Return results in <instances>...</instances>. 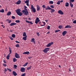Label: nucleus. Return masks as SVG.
Masks as SVG:
<instances>
[{"label":"nucleus","instance_id":"obj_29","mask_svg":"<svg viewBox=\"0 0 76 76\" xmlns=\"http://www.w3.org/2000/svg\"><path fill=\"white\" fill-rule=\"evenodd\" d=\"M11 15V12L10 11L8 12L7 14V15L9 16V15Z\"/></svg>","mask_w":76,"mask_h":76},{"label":"nucleus","instance_id":"obj_49","mask_svg":"<svg viewBox=\"0 0 76 76\" xmlns=\"http://www.w3.org/2000/svg\"><path fill=\"white\" fill-rule=\"evenodd\" d=\"M10 39H11V40H13V38L11 37H10Z\"/></svg>","mask_w":76,"mask_h":76},{"label":"nucleus","instance_id":"obj_24","mask_svg":"<svg viewBox=\"0 0 76 76\" xmlns=\"http://www.w3.org/2000/svg\"><path fill=\"white\" fill-rule=\"evenodd\" d=\"M51 10H50V12L51 13H54V12H55V10L53 9H51Z\"/></svg>","mask_w":76,"mask_h":76},{"label":"nucleus","instance_id":"obj_34","mask_svg":"<svg viewBox=\"0 0 76 76\" xmlns=\"http://www.w3.org/2000/svg\"><path fill=\"white\" fill-rule=\"evenodd\" d=\"M63 27V26L61 25V26H59L58 27V28H59V29H61V28H62V27Z\"/></svg>","mask_w":76,"mask_h":76},{"label":"nucleus","instance_id":"obj_63","mask_svg":"<svg viewBox=\"0 0 76 76\" xmlns=\"http://www.w3.org/2000/svg\"><path fill=\"white\" fill-rule=\"evenodd\" d=\"M31 58H32V57H28L29 59H31Z\"/></svg>","mask_w":76,"mask_h":76},{"label":"nucleus","instance_id":"obj_46","mask_svg":"<svg viewBox=\"0 0 76 76\" xmlns=\"http://www.w3.org/2000/svg\"><path fill=\"white\" fill-rule=\"evenodd\" d=\"M14 67L15 69H16V67H17V65H14Z\"/></svg>","mask_w":76,"mask_h":76},{"label":"nucleus","instance_id":"obj_64","mask_svg":"<svg viewBox=\"0 0 76 76\" xmlns=\"http://www.w3.org/2000/svg\"><path fill=\"white\" fill-rule=\"evenodd\" d=\"M24 7L26 8L24 9H26V8H27V7H26V6H24Z\"/></svg>","mask_w":76,"mask_h":76},{"label":"nucleus","instance_id":"obj_42","mask_svg":"<svg viewBox=\"0 0 76 76\" xmlns=\"http://www.w3.org/2000/svg\"><path fill=\"white\" fill-rule=\"evenodd\" d=\"M50 7L52 8V9H54V7L53 5H50Z\"/></svg>","mask_w":76,"mask_h":76},{"label":"nucleus","instance_id":"obj_10","mask_svg":"<svg viewBox=\"0 0 76 76\" xmlns=\"http://www.w3.org/2000/svg\"><path fill=\"white\" fill-rule=\"evenodd\" d=\"M67 32L66 31H63L62 33V35H63V36H64V35L67 34Z\"/></svg>","mask_w":76,"mask_h":76},{"label":"nucleus","instance_id":"obj_51","mask_svg":"<svg viewBox=\"0 0 76 76\" xmlns=\"http://www.w3.org/2000/svg\"><path fill=\"white\" fill-rule=\"evenodd\" d=\"M73 23H76V20H74L73 21Z\"/></svg>","mask_w":76,"mask_h":76},{"label":"nucleus","instance_id":"obj_19","mask_svg":"<svg viewBox=\"0 0 76 76\" xmlns=\"http://www.w3.org/2000/svg\"><path fill=\"white\" fill-rule=\"evenodd\" d=\"M17 15H18L19 16H22V13L20 12H18V13H17Z\"/></svg>","mask_w":76,"mask_h":76},{"label":"nucleus","instance_id":"obj_43","mask_svg":"<svg viewBox=\"0 0 76 76\" xmlns=\"http://www.w3.org/2000/svg\"><path fill=\"white\" fill-rule=\"evenodd\" d=\"M7 70L8 71H9V72H12V70H11L10 69H9V68H7Z\"/></svg>","mask_w":76,"mask_h":76},{"label":"nucleus","instance_id":"obj_57","mask_svg":"<svg viewBox=\"0 0 76 76\" xmlns=\"http://www.w3.org/2000/svg\"><path fill=\"white\" fill-rule=\"evenodd\" d=\"M9 19H7L6 20H5V21H6V22H8V21H9Z\"/></svg>","mask_w":76,"mask_h":76},{"label":"nucleus","instance_id":"obj_5","mask_svg":"<svg viewBox=\"0 0 76 76\" xmlns=\"http://www.w3.org/2000/svg\"><path fill=\"white\" fill-rule=\"evenodd\" d=\"M53 42H51L50 43H49L46 46L47 47H50L51 45L53 44Z\"/></svg>","mask_w":76,"mask_h":76},{"label":"nucleus","instance_id":"obj_26","mask_svg":"<svg viewBox=\"0 0 76 76\" xmlns=\"http://www.w3.org/2000/svg\"><path fill=\"white\" fill-rule=\"evenodd\" d=\"M26 38H27V36H26V37H24L23 38V39L24 41H26Z\"/></svg>","mask_w":76,"mask_h":76},{"label":"nucleus","instance_id":"obj_53","mask_svg":"<svg viewBox=\"0 0 76 76\" xmlns=\"http://www.w3.org/2000/svg\"><path fill=\"white\" fill-rule=\"evenodd\" d=\"M12 19H14L15 18V16H12Z\"/></svg>","mask_w":76,"mask_h":76},{"label":"nucleus","instance_id":"obj_62","mask_svg":"<svg viewBox=\"0 0 76 76\" xmlns=\"http://www.w3.org/2000/svg\"><path fill=\"white\" fill-rule=\"evenodd\" d=\"M45 21L46 22H48V20H45Z\"/></svg>","mask_w":76,"mask_h":76},{"label":"nucleus","instance_id":"obj_60","mask_svg":"<svg viewBox=\"0 0 76 76\" xmlns=\"http://www.w3.org/2000/svg\"><path fill=\"white\" fill-rule=\"evenodd\" d=\"M41 26H45V24H44L43 25H41Z\"/></svg>","mask_w":76,"mask_h":76},{"label":"nucleus","instance_id":"obj_7","mask_svg":"<svg viewBox=\"0 0 76 76\" xmlns=\"http://www.w3.org/2000/svg\"><path fill=\"white\" fill-rule=\"evenodd\" d=\"M15 56L16 58H20V56H19V55L16 53H15Z\"/></svg>","mask_w":76,"mask_h":76},{"label":"nucleus","instance_id":"obj_25","mask_svg":"<svg viewBox=\"0 0 76 76\" xmlns=\"http://www.w3.org/2000/svg\"><path fill=\"white\" fill-rule=\"evenodd\" d=\"M69 4L71 7H73V4H72L71 2H69Z\"/></svg>","mask_w":76,"mask_h":76},{"label":"nucleus","instance_id":"obj_9","mask_svg":"<svg viewBox=\"0 0 76 76\" xmlns=\"http://www.w3.org/2000/svg\"><path fill=\"white\" fill-rule=\"evenodd\" d=\"M29 0H26L25 2V3H26L27 6H29Z\"/></svg>","mask_w":76,"mask_h":76},{"label":"nucleus","instance_id":"obj_4","mask_svg":"<svg viewBox=\"0 0 76 76\" xmlns=\"http://www.w3.org/2000/svg\"><path fill=\"white\" fill-rule=\"evenodd\" d=\"M39 22H40V20H39V18H38V17L37 18L35 21V23L37 24Z\"/></svg>","mask_w":76,"mask_h":76},{"label":"nucleus","instance_id":"obj_2","mask_svg":"<svg viewBox=\"0 0 76 76\" xmlns=\"http://www.w3.org/2000/svg\"><path fill=\"white\" fill-rule=\"evenodd\" d=\"M31 9L33 13L36 12V9H35V8L32 5H31Z\"/></svg>","mask_w":76,"mask_h":76},{"label":"nucleus","instance_id":"obj_33","mask_svg":"<svg viewBox=\"0 0 76 76\" xmlns=\"http://www.w3.org/2000/svg\"><path fill=\"white\" fill-rule=\"evenodd\" d=\"M12 37L13 38H15V34H12Z\"/></svg>","mask_w":76,"mask_h":76},{"label":"nucleus","instance_id":"obj_1","mask_svg":"<svg viewBox=\"0 0 76 76\" xmlns=\"http://www.w3.org/2000/svg\"><path fill=\"white\" fill-rule=\"evenodd\" d=\"M24 10H23L22 11L23 12V14H24V15H28V10L26 9H24Z\"/></svg>","mask_w":76,"mask_h":76},{"label":"nucleus","instance_id":"obj_12","mask_svg":"<svg viewBox=\"0 0 76 76\" xmlns=\"http://www.w3.org/2000/svg\"><path fill=\"white\" fill-rule=\"evenodd\" d=\"M29 52H25L23 53V54H27V55H29Z\"/></svg>","mask_w":76,"mask_h":76},{"label":"nucleus","instance_id":"obj_3","mask_svg":"<svg viewBox=\"0 0 76 76\" xmlns=\"http://www.w3.org/2000/svg\"><path fill=\"white\" fill-rule=\"evenodd\" d=\"M49 50H50V48H45V49H44L43 50V52H44V53H47V52H48V51H49Z\"/></svg>","mask_w":76,"mask_h":76},{"label":"nucleus","instance_id":"obj_6","mask_svg":"<svg viewBox=\"0 0 76 76\" xmlns=\"http://www.w3.org/2000/svg\"><path fill=\"white\" fill-rule=\"evenodd\" d=\"M20 71L21 72H24L25 71V69L24 67H21L20 69Z\"/></svg>","mask_w":76,"mask_h":76},{"label":"nucleus","instance_id":"obj_45","mask_svg":"<svg viewBox=\"0 0 76 76\" xmlns=\"http://www.w3.org/2000/svg\"><path fill=\"white\" fill-rule=\"evenodd\" d=\"M16 47H19V44H17L16 45Z\"/></svg>","mask_w":76,"mask_h":76},{"label":"nucleus","instance_id":"obj_39","mask_svg":"<svg viewBox=\"0 0 76 76\" xmlns=\"http://www.w3.org/2000/svg\"><path fill=\"white\" fill-rule=\"evenodd\" d=\"M42 7L43 8H44V9H45V8H46V7L45 5H43L42 6Z\"/></svg>","mask_w":76,"mask_h":76},{"label":"nucleus","instance_id":"obj_59","mask_svg":"<svg viewBox=\"0 0 76 76\" xmlns=\"http://www.w3.org/2000/svg\"><path fill=\"white\" fill-rule=\"evenodd\" d=\"M3 62H4V63H6V61H4V60L3 61Z\"/></svg>","mask_w":76,"mask_h":76},{"label":"nucleus","instance_id":"obj_40","mask_svg":"<svg viewBox=\"0 0 76 76\" xmlns=\"http://www.w3.org/2000/svg\"><path fill=\"white\" fill-rule=\"evenodd\" d=\"M50 4H53V1H49Z\"/></svg>","mask_w":76,"mask_h":76},{"label":"nucleus","instance_id":"obj_22","mask_svg":"<svg viewBox=\"0 0 76 76\" xmlns=\"http://www.w3.org/2000/svg\"><path fill=\"white\" fill-rule=\"evenodd\" d=\"M69 6V3L66 2L65 3V6H66V7H68Z\"/></svg>","mask_w":76,"mask_h":76},{"label":"nucleus","instance_id":"obj_36","mask_svg":"<svg viewBox=\"0 0 76 76\" xmlns=\"http://www.w3.org/2000/svg\"><path fill=\"white\" fill-rule=\"evenodd\" d=\"M15 22H16V23H19L20 21L19 20H15Z\"/></svg>","mask_w":76,"mask_h":76},{"label":"nucleus","instance_id":"obj_13","mask_svg":"<svg viewBox=\"0 0 76 76\" xmlns=\"http://www.w3.org/2000/svg\"><path fill=\"white\" fill-rule=\"evenodd\" d=\"M26 22L27 23H30V24H31V25H32V24H33V23H32L31 21H29L26 20Z\"/></svg>","mask_w":76,"mask_h":76},{"label":"nucleus","instance_id":"obj_8","mask_svg":"<svg viewBox=\"0 0 76 76\" xmlns=\"http://www.w3.org/2000/svg\"><path fill=\"white\" fill-rule=\"evenodd\" d=\"M58 13L59 14H60L61 15H63L64 14L63 12L61 10H59L58 12Z\"/></svg>","mask_w":76,"mask_h":76},{"label":"nucleus","instance_id":"obj_15","mask_svg":"<svg viewBox=\"0 0 76 76\" xmlns=\"http://www.w3.org/2000/svg\"><path fill=\"white\" fill-rule=\"evenodd\" d=\"M37 10L38 11L40 10V7L39 6V5H37Z\"/></svg>","mask_w":76,"mask_h":76},{"label":"nucleus","instance_id":"obj_23","mask_svg":"<svg viewBox=\"0 0 76 76\" xmlns=\"http://www.w3.org/2000/svg\"><path fill=\"white\" fill-rule=\"evenodd\" d=\"M17 61V59H16L15 58H14L13 59V61L15 63L16 61Z\"/></svg>","mask_w":76,"mask_h":76},{"label":"nucleus","instance_id":"obj_54","mask_svg":"<svg viewBox=\"0 0 76 76\" xmlns=\"http://www.w3.org/2000/svg\"><path fill=\"white\" fill-rule=\"evenodd\" d=\"M15 42L16 43H18V44H19V43H20V42H19L18 41H16Z\"/></svg>","mask_w":76,"mask_h":76},{"label":"nucleus","instance_id":"obj_31","mask_svg":"<svg viewBox=\"0 0 76 76\" xmlns=\"http://www.w3.org/2000/svg\"><path fill=\"white\" fill-rule=\"evenodd\" d=\"M28 62L26 63L23 65V66H24V67L26 66L27 65H28Z\"/></svg>","mask_w":76,"mask_h":76},{"label":"nucleus","instance_id":"obj_41","mask_svg":"<svg viewBox=\"0 0 76 76\" xmlns=\"http://www.w3.org/2000/svg\"><path fill=\"white\" fill-rule=\"evenodd\" d=\"M75 0H69V2H74Z\"/></svg>","mask_w":76,"mask_h":76},{"label":"nucleus","instance_id":"obj_47","mask_svg":"<svg viewBox=\"0 0 76 76\" xmlns=\"http://www.w3.org/2000/svg\"><path fill=\"white\" fill-rule=\"evenodd\" d=\"M26 74L25 73H24L21 75V76H25Z\"/></svg>","mask_w":76,"mask_h":76},{"label":"nucleus","instance_id":"obj_28","mask_svg":"<svg viewBox=\"0 0 76 76\" xmlns=\"http://www.w3.org/2000/svg\"><path fill=\"white\" fill-rule=\"evenodd\" d=\"M9 51H10V54H11L12 53V50H11V48L10 47H9Z\"/></svg>","mask_w":76,"mask_h":76},{"label":"nucleus","instance_id":"obj_38","mask_svg":"<svg viewBox=\"0 0 76 76\" xmlns=\"http://www.w3.org/2000/svg\"><path fill=\"white\" fill-rule=\"evenodd\" d=\"M59 31H60V30H55V32H59Z\"/></svg>","mask_w":76,"mask_h":76},{"label":"nucleus","instance_id":"obj_16","mask_svg":"<svg viewBox=\"0 0 76 76\" xmlns=\"http://www.w3.org/2000/svg\"><path fill=\"white\" fill-rule=\"evenodd\" d=\"M16 25V23H12L10 24V26H12L15 25Z\"/></svg>","mask_w":76,"mask_h":76},{"label":"nucleus","instance_id":"obj_17","mask_svg":"<svg viewBox=\"0 0 76 76\" xmlns=\"http://www.w3.org/2000/svg\"><path fill=\"white\" fill-rule=\"evenodd\" d=\"M51 8L48 6H47V7L45 9L46 10H51Z\"/></svg>","mask_w":76,"mask_h":76},{"label":"nucleus","instance_id":"obj_56","mask_svg":"<svg viewBox=\"0 0 76 76\" xmlns=\"http://www.w3.org/2000/svg\"><path fill=\"white\" fill-rule=\"evenodd\" d=\"M8 22L9 23H10L11 22V20H9V21H8Z\"/></svg>","mask_w":76,"mask_h":76},{"label":"nucleus","instance_id":"obj_32","mask_svg":"<svg viewBox=\"0 0 76 76\" xmlns=\"http://www.w3.org/2000/svg\"><path fill=\"white\" fill-rule=\"evenodd\" d=\"M10 57V56H9V55H8L7 56V58L8 60L9 59Z\"/></svg>","mask_w":76,"mask_h":76},{"label":"nucleus","instance_id":"obj_11","mask_svg":"<svg viewBox=\"0 0 76 76\" xmlns=\"http://www.w3.org/2000/svg\"><path fill=\"white\" fill-rule=\"evenodd\" d=\"M20 11H21V10H20V9H18L17 10H15V12L17 14L19 13V12H20Z\"/></svg>","mask_w":76,"mask_h":76},{"label":"nucleus","instance_id":"obj_18","mask_svg":"<svg viewBox=\"0 0 76 76\" xmlns=\"http://www.w3.org/2000/svg\"><path fill=\"white\" fill-rule=\"evenodd\" d=\"M65 28H71V26L70 25H67Z\"/></svg>","mask_w":76,"mask_h":76},{"label":"nucleus","instance_id":"obj_61","mask_svg":"<svg viewBox=\"0 0 76 76\" xmlns=\"http://www.w3.org/2000/svg\"><path fill=\"white\" fill-rule=\"evenodd\" d=\"M50 33V32L49 31L47 33V34H48Z\"/></svg>","mask_w":76,"mask_h":76},{"label":"nucleus","instance_id":"obj_14","mask_svg":"<svg viewBox=\"0 0 76 76\" xmlns=\"http://www.w3.org/2000/svg\"><path fill=\"white\" fill-rule=\"evenodd\" d=\"M31 42H33L34 44H35V39L34 38L31 39Z\"/></svg>","mask_w":76,"mask_h":76},{"label":"nucleus","instance_id":"obj_58","mask_svg":"<svg viewBox=\"0 0 76 76\" xmlns=\"http://www.w3.org/2000/svg\"><path fill=\"white\" fill-rule=\"evenodd\" d=\"M63 0H61L60 1V3H62V2H63Z\"/></svg>","mask_w":76,"mask_h":76},{"label":"nucleus","instance_id":"obj_20","mask_svg":"<svg viewBox=\"0 0 76 76\" xmlns=\"http://www.w3.org/2000/svg\"><path fill=\"white\" fill-rule=\"evenodd\" d=\"M21 3V1L20 0H18L16 3L17 4H19Z\"/></svg>","mask_w":76,"mask_h":76},{"label":"nucleus","instance_id":"obj_48","mask_svg":"<svg viewBox=\"0 0 76 76\" xmlns=\"http://www.w3.org/2000/svg\"><path fill=\"white\" fill-rule=\"evenodd\" d=\"M3 65L4 67H6V64H3Z\"/></svg>","mask_w":76,"mask_h":76},{"label":"nucleus","instance_id":"obj_37","mask_svg":"<svg viewBox=\"0 0 76 76\" xmlns=\"http://www.w3.org/2000/svg\"><path fill=\"white\" fill-rule=\"evenodd\" d=\"M60 4V1H59L57 2V4L59 5V4Z\"/></svg>","mask_w":76,"mask_h":76},{"label":"nucleus","instance_id":"obj_30","mask_svg":"<svg viewBox=\"0 0 76 76\" xmlns=\"http://www.w3.org/2000/svg\"><path fill=\"white\" fill-rule=\"evenodd\" d=\"M31 67H32V66H31L29 67H28L27 68V70H30V69H31Z\"/></svg>","mask_w":76,"mask_h":76},{"label":"nucleus","instance_id":"obj_35","mask_svg":"<svg viewBox=\"0 0 76 76\" xmlns=\"http://www.w3.org/2000/svg\"><path fill=\"white\" fill-rule=\"evenodd\" d=\"M26 33L24 32L23 33V37H25V36H26Z\"/></svg>","mask_w":76,"mask_h":76},{"label":"nucleus","instance_id":"obj_27","mask_svg":"<svg viewBox=\"0 0 76 76\" xmlns=\"http://www.w3.org/2000/svg\"><path fill=\"white\" fill-rule=\"evenodd\" d=\"M4 11L3 9H2V10H0V12L1 13H4Z\"/></svg>","mask_w":76,"mask_h":76},{"label":"nucleus","instance_id":"obj_55","mask_svg":"<svg viewBox=\"0 0 76 76\" xmlns=\"http://www.w3.org/2000/svg\"><path fill=\"white\" fill-rule=\"evenodd\" d=\"M42 23H43V24H44V25H45V22H44L43 21L42 22Z\"/></svg>","mask_w":76,"mask_h":76},{"label":"nucleus","instance_id":"obj_44","mask_svg":"<svg viewBox=\"0 0 76 76\" xmlns=\"http://www.w3.org/2000/svg\"><path fill=\"white\" fill-rule=\"evenodd\" d=\"M47 28L48 29H50V26H48Z\"/></svg>","mask_w":76,"mask_h":76},{"label":"nucleus","instance_id":"obj_50","mask_svg":"<svg viewBox=\"0 0 76 76\" xmlns=\"http://www.w3.org/2000/svg\"><path fill=\"white\" fill-rule=\"evenodd\" d=\"M4 72H7V69H6L5 68L4 69Z\"/></svg>","mask_w":76,"mask_h":76},{"label":"nucleus","instance_id":"obj_21","mask_svg":"<svg viewBox=\"0 0 76 76\" xmlns=\"http://www.w3.org/2000/svg\"><path fill=\"white\" fill-rule=\"evenodd\" d=\"M13 75L15 76H17V73H16V72H15V71H13Z\"/></svg>","mask_w":76,"mask_h":76},{"label":"nucleus","instance_id":"obj_52","mask_svg":"<svg viewBox=\"0 0 76 76\" xmlns=\"http://www.w3.org/2000/svg\"><path fill=\"white\" fill-rule=\"evenodd\" d=\"M37 35L38 36H39V33H37Z\"/></svg>","mask_w":76,"mask_h":76}]
</instances>
